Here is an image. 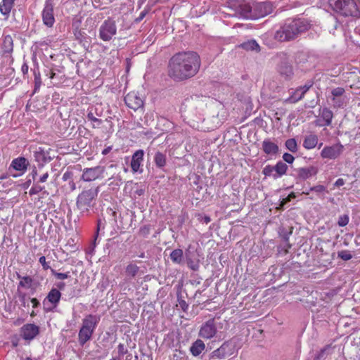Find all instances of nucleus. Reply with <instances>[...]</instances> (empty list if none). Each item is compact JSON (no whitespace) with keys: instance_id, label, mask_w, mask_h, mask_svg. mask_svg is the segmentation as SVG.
<instances>
[{"instance_id":"3c124183","label":"nucleus","mask_w":360,"mask_h":360,"mask_svg":"<svg viewBox=\"0 0 360 360\" xmlns=\"http://www.w3.org/2000/svg\"><path fill=\"white\" fill-rule=\"evenodd\" d=\"M28 65L26 63H24L21 67V70L24 75H26L28 73Z\"/></svg>"},{"instance_id":"9d476101","label":"nucleus","mask_w":360,"mask_h":360,"mask_svg":"<svg viewBox=\"0 0 360 360\" xmlns=\"http://www.w3.org/2000/svg\"><path fill=\"white\" fill-rule=\"evenodd\" d=\"M127 106L134 111L143 108V100L137 92L130 91L124 97Z\"/></svg>"},{"instance_id":"7ed1b4c3","label":"nucleus","mask_w":360,"mask_h":360,"mask_svg":"<svg viewBox=\"0 0 360 360\" xmlns=\"http://www.w3.org/2000/svg\"><path fill=\"white\" fill-rule=\"evenodd\" d=\"M99 321L100 317L93 314H88L82 319V326L78 333V342L81 346H84L91 339Z\"/></svg>"},{"instance_id":"052dcab7","label":"nucleus","mask_w":360,"mask_h":360,"mask_svg":"<svg viewBox=\"0 0 360 360\" xmlns=\"http://www.w3.org/2000/svg\"><path fill=\"white\" fill-rule=\"evenodd\" d=\"M31 175L32 176V178L34 179L35 176L37 175V170L36 168H34L32 172H31Z\"/></svg>"},{"instance_id":"72a5a7b5","label":"nucleus","mask_w":360,"mask_h":360,"mask_svg":"<svg viewBox=\"0 0 360 360\" xmlns=\"http://www.w3.org/2000/svg\"><path fill=\"white\" fill-rule=\"evenodd\" d=\"M51 274L58 280H65L70 276V271H67L65 273H59L57 272L55 269H51Z\"/></svg>"},{"instance_id":"4468645a","label":"nucleus","mask_w":360,"mask_h":360,"mask_svg":"<svg viewBox=\"0 0 360 360\" xmlns=\"http://www.w3.org/2000/svg\"><path fill=\"white\" fill-rule=\"evenodd\" d=\"M41 15L43 23L48 27H52L55 22V18L53 6L51 3H46Z\"/></svg>"},{"instance_id":"37998d69","label":"nucleus","mask_w":360,"mask_h":360,"mask_svg":"<svg viewBox=\"0 0 360 360\" xmlns=\"http://www.w3.org/2000/svg\"><path fill=\"white\" fill-rule=\"evenodd\" d=\"M118 354L120 356H124L128 352V349L126 348L124 344L120 343L117 346Z\"/></svg>"},{"instance_id":"423d86ee","label":"nucleus","mask_w":360,"mask_h":360,"mask_svg":"<svg viewBox=\"0 0 360 360\" xmlns=\"http://www.w3.org/2000/svg\"><path fill=\"white\" fill-rule=\"evenodd\" d=\"M117 34V26L115 21L108 18L105 20L99 28V37L104 41H110Z\"/></svg>"},{"instance_id":"cd10ccee","label":"nucleus","mask_w":360,"mask_h":360,"mask_svg":"<svg viewBox=\"0 0 360 360\" xmlns=\"http://www.w3.org/2000/svg\"><path fill=\"white\" fill-rule=\"evenodd\" d=\"M170 259L174 264H181L184 259V253L181 249H175L170 254Z\"/></svg>"},{"instance_id":"f03ea898","label":"nucleus","mask_w":360,"mask_h":360,"mask_svg":"<svg viewBox=\"0 0 360 360\" xmlns=\"http://www.w3.org/2000/svg\"><path fill=\"white\" fill-rule=\"evenodd\" d=\"M309 25L303 20L297 19L285 22L275 34L279 41H287L295 39L301 32L308 29Z\"/></svg>"},{"instance_id":"1a4fd4ad","label":"nucleus","mask_w":360,"mask_h":360,"mask_svg":"<svg viewBox=\"0 0 360 360\" xmlns=\"http://www.w3.org/2000/svg\"><path fill=\"white\" fill-rule=\"evenodd\" d=\"M217 321L214 318L209 319L200 327L199 336L205 340L214 338L217 334Z\"/></svg>"},{"instance_id":"9b49d317","label":"nucleus","mask_w":360,"mask_h":360,"mask_svg":"<svg viewBox=\"0 0 360 360\" xmlns=\"http://www.w3.org/2000/svg\"><path fill=\"white\" fill-rule=\"evenodd\" d=\"M105 167L97 166L91 168H85L83 170L82 179L84 181H92L103 176Z\"/></svg>"},{"instance_id":"473e14b6","label":"nucleus","mask_w":360,"mask_h":360,"mask_svg":"<svg viewBox=\"0 0 360 360\" xmlns=\"http://www.w3.org/2000/svg\"><path fill=\"white\" fill-rule=\"evenodd\" d=\"M34 92H37L41 85V74L39 70V69L34 70Z\"/></svg>"},{"instance_id":"c756f323","label":"nucleus","mask_w":360,"mask_h":360,"mask_svg":"<svg viewBox=\"0 0 360 360\" xmlns=\"http://www.w3.org/2000/svg\"><path fill=\"white\" fill-rule=\"evenodd\" d=\"M139 271V267L134 262L127 264L125 269L126 275L130 278L135 277Z\"/></svg>"},{"instance_id":"5fc2aeb1","label":"nucleus","mask_w":360,"mask_h":360,"mask_svg":"<svg viewBox=\"0 0 360 360\" xmlns=\"http://www.w3.org/2000/svg\"><path fill=\"white\" fill-rule=\"evenodd\" d=\"M57 288L59 290H63L65 287V283L64 282H60L57 283Z\"/></svg>"},{"instance_id":"4c0bfd02","label":"nucleus","mask_w":360,"mask_h":360,"mask_svg":"<svg viewBox=\"0 0 360 360\" xmlns=\"http://www.w3.org/2000/svg\"><path fill=\"white\" fill-rule=\"evenodd\" d=\"M349 221V216L347 214H344L340 216L338 221V224L339 226L343 227L348 224Z\"/></svg>"},{"instance_id":"a18cd8bd","label":"nucleus","mask_w":360,"mask_h":360,"mask_svg":"<svg viewBox=\"0 0 360 360\" xmlns=\"http://www.w3.org/2000/svg\"><path fill=\"white\" fill-rule=\"evenodd\" d=\"M326 187L323 185H317L310 188L311 191H314L316 193H322L326 191Z\"/></svg>"},{"instance_id":"864d4df0","label":"nucleus","mask_w":360,"mask_h":360,"mask_svg":"<svg viewBox=\"0 0 360 360\" xmlns=\"http://www.w3.org/2000/svg\"><path fill=\"white\" fill-rule=\"evenodd\" d=\"M291 200L289 197H286L285 198H283L281 202V205L280 206L281 207H283L284 206L286 203H288V202H290Z\"/></svg>"},{"instance_id":"4d7b16f0","label":"nucleus","mask_w":360,"mask_h":360,"mask_svg":"<svg viewBox=\"0 0 360 360\" xmlns=\"http://www.w3.org/2000/svg\"><path fill=\"white\" fill-rule=\"evenodd\" d=\"M70 174H70V172H65V173H64V174H63V179L64 181L68 180V179L70 178Z\"/></svg>"},{"instance_id":"5701e85b","label":"nucleus","mask_w":360,"mask_h":360,"mask_svg":"<svg viewBox=\"0 0 360 360\" xmlns=\"http://www.w3.org/2000/svg\"><path fill=\"white\" fill-rule=\"evenodd\" d=\"M13 51V40L11 35H6L3 39L1 51L3 54H10Z\"/></svg>"},{"instance_id":"69168bd1","label":"nucleus","mask_w":360,"mask_h":360,"mask_svg":"<svg viewBox=\"0 0 360 360\" xmlns=\"http://www.w3.org/2000/svg\"><path fill=\"white\" fill-rule=\"evenodd\" d=\"M71 188H72V190H75V184L73 181H72Z\"/></svg>"},{"instance_id":"f704fd0d","label":"nucleus","mask_w":360,"mask_h":360,"mask_svg":"<svg viewBox=\"0 0 360 360\" xmlns=\"http://www.w3.org/2000/svg\"><path fill=\"white\" fill-rule=\"evenodd\" d=\"M330 348L329 345L324 347L323 349L318 352L314 356V360H324L327 356V350Z\"/></svg>"},{"instance_id":"c03bdc74","label":"nucleus","mask_w":360,"mask_h":360,"mask_svg":"<svg viewBox=\"0 0 360 360\" xmlns=\"http://www.w3.org/2000/svg\"><path fill=\"white\" fill-rule=\"evenodd\" d=\"M39 263L41 264L42 268L44 270H48L51 269V266L48 264V263L46 261V257L44 256H41L39 257Z\"/></svg>"},{"instance_id":"ddd939ff","label":"nucleus","mask_w":360,"mask_h":360,"mask_svg":"<svg viewBox=\"0 0 360 360\" xmlns=\"http://www.w3.org/2000/svg\"><path fill=\"white\" fill-rule=\"evenodd\" d=\"M20 332L24 340H32L39 335V327L34 323H27L21 328Z\"/></svg>"},{"instance_id":"e433bc0d","label":"nucleus","mask_w":360,"mask_h":360,"mask_svg":"<svg viewBox=\"0 0 360 360\" xmlns=\"http://www.w3.org/2000/svg\"><path fill=\"white\" fill-rule=\"evenodd\" d=\"M345 89L342 87H337L332 90L331 94L333 96V101H335L336 97H339L343 95Z\"/></svg>"},{"instance_id":"bf43d9fd","label":"nucleus","mask_w":360,"mask_h":360,"mask_svg":"<svg viewBox=\"0 0 360 360\" xmlns=\"http://www.w3.org/2000/svg\"><path fill=\"white\" fill-rule=\"evenodd\" d=\"M55 76H56V73L53 72V70H51L50 71L49 75V77L51 79H53V78L55 77Z\"/></svg>"},{"instance_id":"338daca9","label":"nucleus","mask_w":360,"mask_h":360,"mask_svg":"<svg viewBox=\"0 0 360 360\" xmlns=\"http://www.w3.org/2000/svg\"><path fill=\"white\" fill-rule=\"evenodd\" d=\"M18 345V343L17 342H13V347H16Z\"/></svg>"},{"instance_id":"c85d7f7f","label":"nucleus","mask_w":360,"mask_h":360,"mask_svg":"<svg viewBox=\"0 0 360 360\" xmlns=\"http://www.w3.org/2000/svg\"><path fill=\"white\" fill-rule=\"evenodd\" d=\"M239 46L246 51H259V45L255 40H249L241 44Z\"/></svg>"},{"instance_id":"b1692460","label":"nucleus","mask_w":360,"mask_h":360,"mask_svg":"<svg viewBox=\"0 0 360 360\" xmlns=\"http://www.w3.org/2000/svg\"><path fill=\"white\" fill-rule=\"evenodd\" d=\"M205 349V345L202 340H195L190 348V352L194 356H199Z\"/></svg>"},{"instance_id":"4be33fe9","label":"nucleus","mask_w":360,"mask_h":360,"mask_svg":"<svg viewBox=\"0 0 360 360\" xmlns=\"http://www.w3.org/2000/svg\"><path fill=\"white\" fill-rule=\"evenodd\" d=\"M309 87L303 86L297 89L286 100L287 102L295 103L300 101L308 91Z\"/></svg>"},{"instance_id":"8fccbe9b","label":"nucleus","mask_w":360,"mask_h":360,"mask_svg":"<svg viewBox=\"0 0 360 360\" xmlns=\"http://www.w3.org/2000/svg\"><path fill=\"white\" fill-rule=\"evenodd\" d=\"M31 303L32 304L33 308H37L39 305V302L37 298H32Z\"/></svg>"},{"instance_id":"2f4dec72","label":"nucleus","mask_w":360,"mask_h":360,"mask_svg":"<svg viewBox=\"0 0 360 360\" xmlns=\"http://www.w3.org/2000/svg\"><path fill=\"white\" fill-rule=\"evenodd\" d=\"M285 146L286 148L292 153H296L298 150L297 143L295 139H287Z\"/></svg>"},{"instance_id":"f257e3e1","label":"nucleus","mask_w":360,"mask_h":360,"mask_svg":"<svg viewBox=\"0 0 360 360\" xmlns=\"http://www.w3.org/2000/svg\"><path fill=\"white\" fill-rule=\"evenodd\" d=\"M200 67V58L197 53L179 52L169 59L167 74L173 80L181 82L194 77Z\"/></svg>"},{"instance_id":"39448f33","label":"nucleus","mask_w":360,"mask_h":360,"mask_svg":"<svg viewBox=\"0 0 360 360\" xmlns=\"http://www.w3.org/2000/svg\"><path fill=\"white\" fill-rule=\"evenodd\" d=\"M97 195V191L93 188L84 190L78 195L76 205L81 214H84L89 212L94 205L93 202Z\"/></svg>"},{"instance_id":"e2e57ef3","label":"nucleus","mask_w":360,"mask_h":360,"mask_svg":"<svg viewBox=\"0 0 360 360\" xmlns=\"http://www.w3.org/2000/svg\"><path fill=\"white\" fill-rule=\"evenodd\" d=\"M288 197H289V198H290V200H291L292 198H295V193H294L293 192H292V193H290L288 195Z\"/></svg>"},{"instance_id":"aec40b11","label":"nucleus","mask_w":360,"mask_h":360,"mask_svg":"<svg viewBox=\"0 0 360 360\" xmlns=\"http://www.w3.org/2000/svg\"><path fill=\"white\" fill-rule=\"evenodd\" d=\"M15 0H2L0 3V13L4 16V19L9 18L10 13L14 6Z\"/></svg>"},{"instance_id":"a19ab883","label":"nucleus","mask_w":360,"mask_h":360,"mask_svg":"<svg viewBox=\"0 0 360 360\" xmlns=\"http://www.w3.org/2000/svg\"><path fill=\"white\" fill-rule=\"evenodd\" d=\"M150 232V225H144L139 229V234L143 237H146Z\"/></svg>"},{"instance_id":"412c9836","label":"nucleus","mask_w":360,"mask_h":360,"mask_svg":"<svg viewBox=\"0 0 360 360\" xmlns=\"http://www.w3.org/2000/svg\"><path fill=\"white\" fill-rule=\"evenodd\" d=\"M319 143L318 136L310 134L304 137L303 141V147L307 150L314 149Z\"/></svg>"},{"instance_id":"6ab92c4d","label":"nucleus","mask_w":360,"mask_h":360,"mask_svg":"<svg viewBox=\"0 0 360 360\" xmlns=\"http://www.w3.org/2000/svg\"><path fill=\"white\" fill-rule=\"evenodd\" d=\"M262 146L264 153L267 155H276L279 150L278 145L269 139H264Z\"/></svg>"},{"instance_id":"680f3d73","label":"nucleus","mask_w":360,"mask_h":360,"mask_svg":"<svg viewBox=\"0 0 360 360\" xmlns=\"http://www.w3.org/2000/svg\"><path fill=\"white\" fill-rule=\"evenodd\" d=\"M188 266L193 269V270H197L198 269V265H194V264H192V265H190L188 264Z\"/></svg>"},{"instance_id":"603ef678","label":"nucleus","mask_w":360,"mask_h":360,"mask_svg":"<svg viewBox=\"0 0 360 360\" xmlns=\"http://www.w3.org/2000/svg\"><path fill=\"white\" fill-rule=\"evenodd\" d=\"M112 147L111 146L106 147L105 148H104L103 150L102 155H106L107 154H108L112 150Z\"/></svg>"},{"instance_id":"bb28decb","label":"nucleus","mask_w":360,"mask_h":360,"mask_svg":"<svg viewBox=\"0 0 360 360\" xmlns=\"http://www.w3.org/2000/svg\"><path fill=\"white\" fill-rule=\"evenodd\" d=\"M154 162L157 167H164L167 163L166 155L162 152L158 151L154 156Z\"/></svg>"},{"instance_id":"49530a36","label":"nucleus","mask_w":360,"mask_h":360,"mask_svg":"<svg viewBox=\"0 0 360 360\" xmlns=\"http://www.w3.org/2000/svg\"><path fill=\"white\" fill-rule=\"evenodd\" d=\"M49 172H46V173H44V174H43V175L39 178V181L40 183H44V182H46V180H47V179L49 178Z\"/></svg>"},{"instance_id":"7c9ffc66","label":"nucleus","mask_w":360,"mask_h":360,"mask_svg":"<svg viewBox=\"0 0 360 360\" xmlns=\"http://www.w3.org/2000/svg\"><path fill=\"white\" fill-rule=\"evenodd\" d=\"M87 119L89 121L92 122L91 127L94 129L99 128L100 126L103 124V120L96 117L91 111H89L87 113Z\"/></svg>"},{"instance_id":"0e129e2a","label":"nucleus","mask_w":360,"mask_h":360,"mask_svg":"<svg viewBox=\"0 0 360 360\" xmlns=\"http://www.w3.org/2000/svg\"><path fill=\"white\" fill-rule=\"evenodd\" d=\"M205 221L207 224L210 221V218L207 216L205 217Z\"/></svg>"},{"instance_id":"393cba45","label":"nucleus","mask_w":360,"mask_h":360,"mask_svg":"<svg viewBox=\"0 0 360 360\" xmlns=\"http://www.w3.org/2000/svg\"><path fill=\"white\" fill-rule=\"evenodd\" d=\"M288 168V165L285 163L283 162L282 161H278L276 165L274 166V169H275V175H274V179H276L285 174Z\"/></svg>"},{"instance_id":"6e6552de","label":"nucleus","mask_w":360,"mask_h":360,"mask_svg":"<svg viewBox=\"0 0 360 360\" xmlns=\"http://www.w3.org/2000/svg\"><path fill=\"white\" fill-rule=\"evenodd\" d=\"M61 295L59 290L55 288H51L43 301L44 311L49 312L55 309L60 302Z\"/></svg>"},{"instance_id":"f8f14e48","label":"nucleus","mask_w":360,"mask_h":360,"mask_svg":"<svg viewBox=\"0 0 360 360\" xmlns=\"http://www.w3.org/2000/svg\"><path fill=\"white\" fill-rule=\"evenodd\" d=\"M343 148L344 147L341 143L325 146L321 152V156L323 159H336L342 154Z\"/></svg>"},{"instance_id":"ea45409f","label":"nucleus","mask_w":360,"mask_h":360,"mask_svg":"<svg viewBox=\"0 0 360 360\" xmlns=\"http://www.w3.org/2000/svg\"><path fill=\"white\" fill-rule=\"evenodd\" d=\"M338 257L345 261H348L352 257L351 253L347 250H342L339 252Z\"/></svg>"},{"instance_id":"09e8293b","label":"nucleus","mask_w":360,"mask_h":360,"mask_svg":"<svg viewBox=\"0 0 360 360\" xmlns=\"http://www.w3.org/2000/svg\"><path fill=\"white\" fill-rule=\"evenodd\" d=\"M334 101V107L335 108H340L343 105V102L342 101H340L339 99H337L335 98V101Z\"/></svg>"},{"instance_id":"774afa93","label":"nucleus","mask_w":360,"mask_h":360,"mask_svg":"<svg viewBox=\"0 0 360 360\" xmlns=\"http://www.w3.org/2000/svg\"><path fill=\"white\" fill-rule=\"evenodd\" d=\"M24 360H32L30 357H26Z\"/></svg>"},{"instance_id":"0eeeda50","label":"nucleus","mask_w":360,"mask_h":360,"mask_svg":"<svg viewBox=\"0 0 360 360\" xmlns=\"http://www.w3.org/2000/svg\"><path fill=\"white\" fill-rule=\"evenodd\" d=\"M235 346L231 341H225L210 355V359L224 360L234 353Z\"/></svg>"},{"instance_id":"dca6fc26","label":"nucleus","mask_w":360,"mask_h":360,"mask_svg":"<svg viewBox=\"0 0 360 360\" xmlns=\"http://www.w3.org/2000/svg\"><path fill=\"white\" fill-rule=\"evenodd\" d=\"M144 152L140 149L136 150L132 155L131 161V168L134 173L140 170L142 162L143 161Z\"/></svg>"},{"instance_id":"79ce46f5","label":"nucleus","mask_w":360,"mask_h":360,"mask_svg":"<svg viewBox=\"0 0 360 360\" xmlns=\"http://www.w3.org/2000/svg\"><path fill=\"white\" fill-rule=\"evenodd\" d=\"M283 159L285 162L289 163V164H292L293 162V161L295 160V158L291 154H290L288 153H285L283 155Z\"/></svg>"},{"instance_id":"a878e982","label":"nucleus","mask_w":360,"mask_h":360,"mask_svg":"<svg viewBox=\"0 0 360 360\" xmlns=\"http://www.w3.org/2000/svg\"><path fill=\"white\" fill-rule=\"evenodd\" d=\"M17 278L20 279L18 283V288L21 287L29 289L32 287L33 279L30 276H21L20 274H17Z\"/></svg>"},{"instance_id":"13d9d810","label":"nucleus","mask_w":360,"mask_h":360,"mask_svg":"<svg viewBox=\"0 0 360 360\" xmlns=\"http://www.w3.org/2000/svg\"><path fill=\"white\" fill-rule=\"evenodd\" d=\"M354 86L356 89H360V77H359V81L356 84H353L351 85V87Z\"/></svg>"},{"instance_id":"6e6d98bb","label":"nucleus","mask_w":360,"mask_h":360,"mask_svg":"<svg viewBox=\"0 0 360 360\" xmlns=\"http://www.w3.org/2000/svg\"><path fill=\"white\" fill-rule=\"evenodd\" d=\"M99 222L98 223V225H97V230H96V236H95V238H94V241L93 243V249L95 248L96 246V240L97 239V237H98V231H99Z\"/></svg>"},{"instance_id":"58836bf2","label":"nucleus","mask_w":360,"mask_h":360,"mask_svg":"<svg viewBox=\"0 0 360 360\" xmlns=\"http://www.w3.org/2000/svg\"><path fill=\"white\" fill-rule=\"evenodd\" d=\"M44 187H42L39 185L34 184L32 188L29 191V193L30 195H36L42 191Z\"/></svg>"},{"instance_id":"a211bd4d","label":"nucleus","mask_w":360,"mask_h":360,"mask_svg":"<svg viewBox=\"0 0 360 360\" xmlns=\"http://www.w3.org/2000/svg\"><path fill=\"white\" fill-rule=\"evenodd\" d=\"M317 172V168L314 166H310L309 167H301L297 170L298 178L303 181L313 176H315Z\"/></svg>"},{"instance_id":"f3484780","label":"nucleus","mask_w":360,"mask_h":360,"mask_svg":"<svg viewBox=\"0 0 360 360\" xmlns=\"http://www.w3.org/2000/svg\"><path fill=\"white\" fill-rule=\"evenodd\" d=\"M29 161L24 157H18L12 160L11 167L15 170L24 173L27 171Z\"/></svg>"},{"instance_id":"20e7f679","label":"nucleus","mask_w":360,"mask_h":360,"mask_svg":"<svg viewBox=\"0 0 360 360\" xmlns=\"http://www.w3.org/2000/svg\"><path fill=\"white\" fill-rule=\"evenodd\" d=\"M330 7L343 16L357 17L360 11L354 0H328Z\"/></svg>"},{"instance_id":"2eb2a0df","label":"nucleus","mask_w":360,"mask_h":360,"mask_svg":"<svg viewBox=\"0 0 360 360\" xmlns=\"http://www.w3.org/2000/svg\"><path fill=\"white\" fill-rule=\"evenodd\" d=\"M320 118L316 120V124L319 127L330 126L333 117V112L327 108H323L320 111Z\"/></svg>"},{"instance_id":"c9c22d12","label":"nucleus","mask_w":360,"mask_h":360,"mask_svg":"<svg viewBox=\"0 0 360 360\" xmlns=\"http://www.w3.org/2000/svg\"><path fill=\"white\" fill-rule=\"evenodd\" d=\"M262 173L265 176H273L275 175V169H274V166L270 165H266L263 170Z\"/></svg>"},{"instance_id":"de8ad7c7","label":"nucleus","mask_w":360,"mask_h":360,"mask_svg":"<svg viewBox=\"0 0 360 360\" xmlns=\"http://www.w3.org/2000/svg\"><path fill=\"white\" fill-rule=\"evenodd\" d=\"M345 184V180L343 179H338L335 182V186L337 187H340Z\"/></svg>"}]
</instances>
